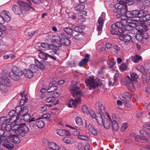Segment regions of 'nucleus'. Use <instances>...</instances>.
<instances>
[{
  "mask_svg": "<svg viewBox=\"0 0 150 150\" xmlns=\"http://www.w3.org/2000/svg\"><path fill=\"white\" fill-rule=\"evenodd\" d=\"M94 77L93 76H91L85 81L86 86L90 90L94 89L96 87H100L102 84L101 80L99 79L95 80Z\"/></svg>",
  "mask_w": 150,
  "mask_h": 150,
  "instance_id": "1",
  "label": "nucleus"
},
{
  "mask_svg": "<svg viewBox=\"0 0 150 150\" xmlns=\"http://www.w3.org/2000/svg\"><path fill=\"white\" fill-rule=\"evenodd\" d=\"M148 15V12L146 11L140 10L139 11L138 17H137L131 23H129V25L133 27H135L137 25L139 24V21L140 24L142 20L146 19L147 16Z\"/></svg>",
  "mask_w": 150,
  "mask_h": 150,
  "instance_id": "2",
  "label": "nucleus"
},
{
  "mask_svg": "<svg viewBox=\"0 0 150 150\" xmlns=\"http://www.w3.org/2000/svg\"><path fill=\"white\" fill-rule=\"evenodd\" d=\"M23 71L16 67H14L12 71L9 73L10 76L13 79L17 80L23 74Z\"/></svg>",
  "mask_w": 150,
  "mask_h": 150,
  "instance_id": "3",
  "label": "nucleus"
},
{
  "mask_svg": "<svg viewBox=\"0 0 150 150\" xmlns=\"http://www.w3.org/2000/svg\"><path fill=\"white\" fill-rule=\"evenodd\" d=\"M18 111L12 110L9 113V115L10 118L13 121L11 122V124L13 126H19L21 123L19 122V116L18 115Z\"/></svg>",
  "mask_w": 150,
  "mask_h": 150,
  "instance_id": "4",
  "label": "nucleus"
},
{
  "mask_svg": "<svg viewBox=\"0 0 150 150\" xmlns=\"http://www.w3.org/2000/svg\"><path fill=\"white\" fill-rule=\"evenodd\" d=\"M29 131V129L25 123L21 124L20 127H17L16 128L15 133L22 137L25 135V134L28 133Z\"/></svg>",
  "mask_w": 150,
  "mask_h": 150,
  "instance_id": "5",
  "label": "nucleus"
},
{
  "mask_svg": "<svg viewBox=\"0 0 150 150\" xmlns=\"http://www.w3.org/2000/svg\"><path fill=\"white\" fill-rule=\"evenodd\" d=\"M70 91L73 94L74 97H80L81 95V89L76 83H72L70 89Z\"/></svg>",
  "mask_w": 150,
  "mask_h": 150,
  "instance_id": "6",
  "label": "nucleus"
},
{
  "mask_svg": "<svg viewBox=\"0 0 150 150\" xmlns=\"http://www.w3.org/2000/svg\"><path fill=\"white\" fill-rule=\"evenodd\" d=\"M133 80H132L130 77L127 76L123 80V82L127 86L129 90L134 91H135V88L133 86Z\"/></svg>",
  "mask_w": 150,
  "mask_h": 150,
  "instance_id": "7",
  "label": "nucleus"
},
{
  "mask_svg": "<svg viewBox=\"0 0 150 150\" xmlns=\"http://www.w3.org/2000/svg\"><path fill=\"white\" fill-rule=\"evenodd\" d=\"M133 80H132L130 77L127 76L123 80V82L127 86L129 90L134 91H135V88L133 86Z\"/></svg>",
  "mask_w": 150,
  "mask_h": 150,
  "instance_id": "8",
  "label": "nucleus"
},
{
  "mask_svg": "<svg viewBox=\"0 0 150 150\" xmlns=\"http://www.w3.org/2000/svg\"><path fill=\"white\" fill-rule=\"evenodd\" d=\"M13 126L12 125L5 123H2L1 125V128L4 130V129L6 131L9 132L10 134H12L15 133V130H16V126Z\"/></svg>",
  "mask_w": 150,
  "mask_h": 150,
  "instance_id": "9",
  "label": "nucleus"
},
{
  "mask_svg": "<svg viewBox=\"0 0 150 150\" xmlns=\"http://www.w3.org/2000/svg\"><path fill=\"white\" fill-rule=\"evenodd\" d=\"M9 13L4 10L2 11L1 15H0V24L4 23L5 21L9 22L11 18L9 16Z\"/></svg>",
  "mask_w": 150,
  "mask_h": 150,
  "instance_id": "10",
  "label": "nucleus"
},
{
  "mask_svg": "<svg viewBox=\"0 0 150 150\" xmlns=\"http://www.w3.org/2000/svg\"><path fill=\"white\" fill-rule=\"evenodd\" d=\"M74 98H75V100L72 99L67 102V106L68 107L70 108L76 107L77 105L81 103V99L80 97H76Z\"/></svg>",
  "mask_w": 150,
  "mask_h": 150,
  "instance_id": "11",
  "label": "nucleus"
},
{
  "mask_svg": "<svg viewBox=\"0 0 150 150\" xmlns=\"http://www.w3.org/2000/svg\"><path fill=\"white\" fill-rule=\"evenodd\" d=\"M122 99L125 105L128 107V103L131 100V96L130 93L127 92H125L122 95Z\"/></svg>",
  "mask_w": 150,
  "mask_h": 150,
  "instance_id": "12",
  "label": "nucleus"
},
{
  "mask_svg": "<svg viewBox=\"0 0 150 150\" xmlns=\"http://www.w3.org/2000/svg\"><path fill=\"white\" fill-rule=\"evenodd\" d=\"M16 110L18 111V115L19 117L27 114L28 112V110L26 106H24L22 108L21 106H18L16 108Z\"/></svg>",
  "mask_w": 150,
  "mask_h": 150,
  "instance_id": "13",
  "label": "nucleus"
},
{
  "mask_svg": "<svg viewBox=\"0 0 150 150\" xmlns=\"http://www.w3.org/2000/svg\"><path fill=\"white\" fill-rule=\"evenodd\" d=\"M8 136L9 137V138H8V140H10L11 142L17 144H18L20 142L19 138L17 135H13L11 134H9Z\"/></svg>",
  "mask_w": 150,
  "mask_h": 150,
  "instance_id": "14",
  "label": "nucleus"
},
{
  "mask_svg": "<svg viewBox=\"0 0 150 150\" xmlns=\"http://www.w3.org/2000/svg\"><path fill=\"white\" fill-rule=\"evenodd\" d=\"M59 38L62 39V45L64 44L67 46L69 45L71 42L69 40L66 38L64 34L59 35Z\"/></svg>",
  "mask_w": 150,
  "mask_h": 150,
  "instance_id": "15",
  "label": "nucleus"
},
{
  "mask_svg": "<svg viewBox=\"0 0 150 150\" xmlns=\"http://www.w3.org/2000/svg\"><path fill=\"white\" fill-rule=\"evenodd\" d=\"M107 116L110 121L106 118H104L103 120V125L105 128L108 129L110 128V121H111L112 120L109 114L107 115Z\"/></svg>",
  "mask_w": 150,
  "mask_h": 150,
  "instance_id": "16",
  "label": "nucleus"
},
{
  "mask_svg": "<svg viewBox=\"0 0 150 150\" xmlns=\"http://www.w3.org/2000/svg\"><path fill=\"white\" fill-rule=\"evenodd\" d=\"M56 82L55 81H53L52 83L49 85V87L47 90V91L48 93L52 92L54 91L57 88V87L55 85Z\"/></svg>",
  "mask_w": 150,
  "mask_h": 150,
  "instance_id": "17",
  "label": "nucleus"
},
{
  "mask_svg": "<svg viewBox=\"0 0 150 150\" xmlns=\"http://www.w3.org/2000/svg\"><path fill=\"white\" fill-rule=\"evenodd\" d=\"M10 140H8V138H6L4 141L3 144L4 146L8 149H11L14 147V145L13 144L9 142Z\"/></svg>",
  "mask_w": 150,
  "mask_h": 150,
  "instance_id": "18",
  "label": "nucleus"
},
{
  "mask_svg": "<svg viewBox=\"0 0 150 150\" xmlns=\"http://www.w3.org/2000/svg\"><path fill=\"white\" fill-rule=\"evenodd\" d=\"M17 4L23 8V9L24 11H28L29 10L30 5L28 4L21 1H18Z\"/></svg>",
  "mask_w": 150,
  "mask_h": 150,
  "instance_id": "19",
  "label": "nucleus"
},
{
  "mask_svg": "<svg viewBox=\"0 0 150 150\" xmlns=\"http://www.w3.org/2000/svg\"><path fill=\"white\" fill-rule=\"evenodd\" d=\"M128 20L130 21V20H129V19H127L125 18L124 16H122L121 17V22L122 25V26L125 25H127V27H131L132 28H133V27L129 26V24L130 23H131L133 21H132L131 20V21L130 22L128 21Z\"/></svg>",
  "mask_w": 150,
  "mask_h": 150,
  "instance_id": "20",
  "label": "nucleus"
},
{
  "mask_svg": "<svg viewBox=\"0 0 150 150\" xmlns=\"http://www.w3.org/2000/svg\"><path fill=\"white\" fill-rule=\"evenodd\" d=\"M0 83H1L9 87L11 86L9 79L7 77H2L0 78Z\"/></svg>",
  "mask_w": 150,
  "mask_h": 150,
  "instance_id": "21",
  "label": "nucleus"
},
{
  "mask_svg": "<svg viewBox=\"0 0 150 150\" xmlns=\"http://www.w3.org/2000/svg\"><path fill=\"white\" fill-rule=\"evenodd\" d=\"M141 23H142L140 24V21H139V24L135 27H136V29L138 30L139 32L141 33H142L143 31H146L148 30L147 27H144L143 25H140V24H142L143 23V21H142Z\"/></svg>",
  "mask_w": 150,
  "mask_h": 150,
  "instance_id": "22",
  "label": "nucleus"
},
{
  "mask_svg": "<svg viewBox=\"0 0 150 150\" xmlns=\"http://www.w3.org/2000/svg\"><path fill=\"white\" fill-rule=\"evenodd\" d=\"M89 56L88 54L85 55V58L82 60L79 63V66L80 67H82L88 62Z\"/></svg>",
  "mask_w": 150,
  "mask_h": 150,
  "instance_id": "23",
  "label": "nucleus"
},
{
  "mask_svg": "<svg viewBox=\"0 0 150 150\" xmlns=\"http://www.w3.org/2000/svg\"><path fill=\"white\" fill-rule=\"evenodd\" d=\"M95 119L99 125L101 126L103 125V121L102 118V115L100 112H98L97 113L96 117Z\"/></svg>",
  "mask_w": 150,
  "mask_h": 150,
  "instance_id": "24",
  "label": "nucleus"
},
{
  "mask_svg": "<svg viewBox=\"0 0 150 150\" xmlns=\"http://www.w3.org/2000/svg\"><path fill=\"white\" fill-rule=\"evenodd\" d=\"M48 145L50 149L53 150H59V146L54 142H48Z\"/></svg>",
  "mask_w": 150,
  "mask_h": 150,
  "instance_id": "25",
  "label": "nucleus"
},
{
  "mask_svg": "<svg viewBox=\"0 0 150 150\" xmlns=\"http://www.w3.org/2000/svg\"><path fill=\"white\" fill-rule=\"evenodd\" d=\"M12 9L14 13L16 14L20 15L22 13V10L21 8L16 5H13Z\"/></svg>",
  "mask_w": 150,
  "mask_h": 150,
  "instance_id": "26",
  "label": "nucleus"
},
{
  "mask_svg": "<svg viewBox=\"0 0 150 150\" xmlns=\"http://www.w3.org/2000/svg\"><path fill=\"white\" fill-rule=\"evenodd\" d=\"M88 128L89 131L92 134L94 135H96L98 134L97 131L96 129L93 125L90 124L88 125Z\"/></svg>",
  "mask_w": 150,
  "mask_h": 150,
  "instance_id": "27",
  "label": "nucleus"
},
{
  "mask_svg": "<svg viewBox=\"0 0 150 150\" xmlns=\"http://www.w3.org/2000/svg\"><path fill=\"white\" fill-rule=\"evenodd\" d=\"M62 140L63 142L67 144H72L74 142L73 139L70 137H64L63 139Z\"/></svg>",
  "mask_w": 150,
  "mask_h": 150,
  "instance_id": "28",
  "label": "nucleus"
},
{
  "mask_svg": "<svg viewBox=\"0 0 150 150\" xmlns=\"http://www.w3.org/2000/svg\"><path fill=\"white\" fill-rule=\"evenodd\" d=\"M34 71H31L29 69L25 70L24 71V74L25 76L29 78H31L33 77Z\"/></svg>",
  "mask_w": 150,
  "mask_h": 150,
  "instance_id": "29",
  "label": "nucleus"
},
{
  "mask_svg": "<svg viewBox=\"0 0 150 150\" xmlns=\"http://www.w3.org/2000/svg\"><path fill=\"white\" fill-rule=\"evenodd\" d=\"M62 39L59 38V39H57L55 41L52 42V45L54 46V47L55 46L56 47H59L62 46Z\"/></svg>",
  "mask_w": 150,
  "mask_h": 150,
  "instance_id": "30",
  "label": "nucleus"
},
{
  "mask_svg": "<svg viewBox=\"0 0 150 150\" xmlns=\"http://www.w3.org/2000/svg\"><path fill=\"white\" fill-rule=\"evenodd\" d=\"M98 26L97 30L98 31H100L102 30L103 23V18L100 17L98 20Z\"/></svg>",
  "mask_w": 150,
  "mask_h": 150,
  "instance_id": "31",
  "label": "nucleus"
},
{
  "mask_svg": "<svg viewBox=\"0 0 150 150\" xmlns=\"http://www.w3.org/2000/svg\"><path fill=\"white\" fill-rule=\"evenodd\" d=\"M41 46L47 50H49L54 49V46L50 44H48L44 42L41 44Z\"/></svg>",
  "mask_w": 150,
  "mask_h": 150,
  "instance_id": "32",
  "label": "nucleus"
},
{
  "mask_svg": "<svg viewBox=\"0 0 150 150\" xmlns=\"http://www.w3.org/2000/svg\"><path fill=\"white\" fill-rule=\"evenodd\" d=\"M13 120L11 119V118H7L6 116H3L1 117L0 119V122L1 123H8L9 122H13L12 121Z\"/></svg>",
  "mask_w": 150,
  "mask_h": 150,
  "instance_id": "33",
  "label": "nucleus"
},
{
  "mask_svg": "<svg viewBox=\"0 0 150 150\" xmlns=\"http://www.w3.org/2000/svg\"><path fill=\"white\" fill-rule=\"evenodd\" d=\"M55 94L57 95V97L59 96V93L57 92L53 93L52 95V96L51 97L48 98H47L46 100V101L48 103H51L54 101L55 100V97H54Z\"/></svg>",
  "mask_w": 150,
  "mask_h": 150,
  "instance_id": "34",
  "label": "nucleus"
},
{
  "mask_svg": "<svg viewBox=\"0 0 150 150\" xmlns=\"http://www.w3.org/2000/svg\"><path fill=\"white\" fill-rule=\"evenodd\" d=\"M38 56L41 59L45 60H47L48 59L47 53L44 52L41 50L40 51Z\"/></svg>",
  "mask_w": 150,
  "mask_h": 150,
  "instance_id": "35",
  "label": "nucleus"
},
{
  "mask_svg": "<svg viewBox=\"0 0 150 150\" xmlns=\"http://www.w3.org/2000/svg\"><path fill=\"white\" fill-rule=\"evenodd\" d=\"M36 125L39 128H42L44 126L45 124L43 121L38 119L36 122Z\"/></svg>",
  "mask_w": 150,
  "mask_h": 150,
  "instance_id": "36",
  "label": "nucleus"
},
{
  "mask_svg": "<svg viewBox=\"0 0 150 150\" xmlns=\"http://www.w3.org/2000/svg\"><path fill=\"white\" fill-rule=\"evenodd\" d=\"M136 69L140 71L144 75H146V72L144 67L141 65H137L136 67Z\"/></svg>",
  "mask_w": 150,
  "mask_h": 150,
  "instance_id": "37",
  "label": "nucleus"
},
{
  "mask_svg": "<svg viewBox=\"0 0 150 150\" xmlns=\"http://www.w3.org/2000/svg\"><path fill=\"white\" fill-rule=\"evenodd\" d=\"M85 29V26L84 25H81L74 28V30L77 32H81L83 30Z\"/></svg>",
  "mask_w": 150,
  "mask_h": 150,
  "instance_id": "38",
  "label": "nucleus"
},
{
  "mask_svg": "<svg viewBox=\"0 0 150 150\" xmlns=\"http://www.w3.org/2000/svg\"><path fill=\"white\" fill-rule=\"evenodd\" d=\"M55 52L53 51H50L48 53H47V56L48 57H49L50 58L54 60H56V58L55 56Z\"/></svg>",
  "mask_w": 150,
  "mask_h": 150,
  "instance_id": "39",
  "label": "nucleus"
},
{
  "mask_svg": "<svg viewBox=\"0 0 150 150\" xmlns=\"http://www.w3.org/2000/svg\"><path fill=\"white\" fill-rule=\"evenodd\" d=\"M112 127L113 130L117 131L119 129V125L117 122L113 120L112 122Z\"/></svg>",
  "mask_w": 150,
  "mask_h": 150,
  "instance_id": "40",
  "label": "nucleus"
},
{
  "mask_svg": "<svg viewBox=\"0 0 150 150\" xmlns=\"http://www.w3.org/2000/svg\"><path fill=\"white\" fill-rule=\"evenodd\" d=\"M9 87L1 83L0 84V90L3 92H7L8 91V88Z\"/></svg>",
  "mask_w": 150,
  "mask_h": 150,
  "instance_id": "41",
  "label": "nucleus"
},
{
  "mask_svg": "<svg viewBox=\"0 0 150 150\" xmlns=\"http://www.w3.org/2000/svg\"><path fill=\"white\" fill-rule=\"evenodd\" d=\"M142 57L141 56L138 55H136L134 56H132V61L135 63L138 62L141 59Z\"/></svg>",
  "mask_w": 150,
  "mask_h": 150,
  "instance_id": "42",
  "label": "nucleus"
},
{
  "mask_svg": "<svg viewBox=\"0 0 150 150\" xmlns=\"http://www.w3.org/2000/svg\"><path fill=\"white\" fill-rule=\"evenodd\" d=\"M146 75H144V76L143 77V82L144 83L149 84L150 83V76L148 75L146 76Z\"/></svg>",
  "mask_w": 150,
  "mask_h": 150,
  "instance_id": "43",
  "label": "nucleus"
},
{
  "mask_svg": "<svg viewBox=\"0 0 150 150\" xmlns=\"http://www.w3.org/2000/svg\"><path fill=\"white\" fill-rule=\"evenodd\" d=\"M115 63V61L113 59H109L107 61V64L109 68H112Z\"/></svg>",
  "mask_w": 150,
  "mask_h": 150,
  "instance_id": "44",
  "label": "nucleus"
},
{
  "mask_svg": "<svg viewBox=\"0 0 150 150\" xmlns=\"http://www.w3.org/2000/svg\"><path fill=\"white\" fill-rule=\"evenodd\" d=\"M75 120L76 124L79 126H81L83 125V121L81 118L79 117H76L75 118Z\"/></svg>",
  "mask_w": 150,
  "mask_h": 150,
  "instance_id": "45",
  "label": "nucleus"
},
{
  "mask_svg": "<svg viewBox=\"0 0 150 150\" xmlns=\"http://www.w3.org/2000/svg\"><path fill=\"white\" fill-rule=\"evenodd\" d=\"M122 16H124L125 18L128 19V18H132V12L130 11H128L125 13L123 12V14Z\"/></svg>",
  "mask_w": 150,
  "mask_h": 150,
  "instance_id": "46",
  "label": "nucleus"
},
{
  "mask_svg": "<svg viewBox=\"0 0 150 150\" xmlns=\"http://www.w3.org/2000/svg\"><path fill=\"white\" fill-rule=\"evenodd\" d=\"M120 69L122 72H123L128 69L127 66L125 64H122L120 66Z\"/></svg>",
  "mask_w": 150,
  "mask_h": 150,
  "instance_id": "47",
  "label": "nucleus"
},
{
  "mask_svg": "<svg viewBox=\"0 0 150 150\" xmlns=\"http://www.w3.org/2000/svg\"><path fill=\"white\" fill-rule=\"evenodd\" d=\"M139 11L137 10H133L132 12V18H134V20L136 19L137 17H138L139 16ZM134 20H133V21Z\"/></svg>",
  "mask_w": 150,
  "mask_h": 150,
  "instance_id": "48",
  "label": "nucleus"
},
{
  "mask_svg": "<svg viewBox=\"0 0 150 150\" xmlns=\"http://www.w3.org/2000/svg\"><path fill=\"white\" fill-rule=\"evenodd\" d=\"M30 117V115L28 113L22 115V119L25 121H28L29 120Z\"/></svg>",
  "mask_w": 150,
  "mask_h": 150,
  "instance_id": "49",
  "label": "nucleus"
},
{
  "mask_svg": "<svg viewBox=\"0 0 150 150\" xmlns=\"http://www.w3.org/2000/svg\"><path fill=\"white\" fill-rule=\"evenodd\" d=\"M78 138L79 139L86 141H89L90 140L89 138L88 137L83 135H79Z\"/></svg>",
  "mask_w": 150,
  "mask_h": 150,
  "instance_id": "50",
  "label": "nucleus"
},
{
  "mask_svg": "<svg viewBox=\"0 0 150 150\" xmlns=\"http://www.w3.org/2000/svg\"><path fill=\"white\" fill-rule=\"evenodd\" d=\"M64 30L68 34L72 35L73 30L72 29L69 27H66L64 28Z\"/></svg>",
  "mask_w": 150,
  "mask_h": 150,
  "instance_id": "51",
  "label": "nucleus"
},
{
  "mask_svg": "<svg viewBox=\"0 0 150 150\" xmlns=\"http://www.w3.org/2000/svg\"><path fill=\"white\" fill-rule=\"evenodd\" d=\"M146 138L145 137H141L139 135H137L135 137V140L136 141L140 142L141 141L143 140H145L146 141L145 139Z\"/></svg>",
  "mask_w": 150,
  "mask_h": 150,
  "instance_id": "52",
  "label": "nucleus"
},
{
  "mask_svg": "<svg viewBox=\"0 0 150 150\" xmlns=\"http://www.w3.org/2000/svg\"><path fill=\"white\" fill-rule=\"evenodd\" d=\"M57 134L60 136H64V129H58L57 130Z\"/></svg>",
  "mask_w": 150,
  "mask_h": 150,
  "instance_id": "53",
  "label": "nucleus"
},
{
  "mask_svg": "<svg viewBox=\"0 0 150 150\" xmlns=\"http://www.w3.org/2000/svg\"><path fill=\"white\" fill-rule=\"evenodd\" d=\"M80 16H81V15H80ZM86 19L83 16H81L78 18V22L80 24H82L85 21Z\"/></svg>",
  "mask_w": 150,
  "mask_h": 150,
  "instance_id": "54",
  "label": "nucleus"
},
{
  "mask_svg": "<svg viewBox=\"0 0 150 150\" xmlns=\"http://www.w3.org/2000/svg\"><path fill=\"white\" fill-rule=\"evenodd\" d=\"M82 109L84 112L87 113L89 112V110L86 105H83L82 106Z\"/></svg>",
  "mask_w": 150,
  "mask_h": 150,
  "instance_id": "55",
  "label": "nucleus"
},
{
  "mask_svg": "<svg viewBox=\"0 0 150 150\" xmlns=\"http://www.w3.org/2000/svg\"><path fill=\"white\" fill-rule=\"evenodd\" d=\"M144 36L142 35L141 34H138L136 36V38L139 41L141 42L143 39L142 37Z\"/></svg>",
  "mask_w": 150,
  "mask_h": 150,
  "instance_id": "56",
  "label": "nucleus"
},
{
  "mask_svg": "<svg viewBox=\"0 0 150 150\" xmlns=\"http://www.w3.org/2000/svg\"><path fill=\"white\" fill-rule=\"evenodd\" d=\"M128 127L127 124L126 123H124L122 124L121 130L122 132L124 131Z\"/></svg>",
  "mask_w": 150,
  "mask_h": 150,
  "instance_id": "57",
  "label": "nucleus"
},
{
  "mask_svg": "<svg viewBox=\"0 0 150 150\" xmlns=\"http://www.w3.org/2000/svg\"><path fill=\"white\" fill-rule=\"evenodd\" d=\"M131 39V36L129 35H127L125 36L124 41L126 42H129Z\"/></svg>",
  "mask_w": 150,
  "mask_h": 150,
  "instance_id": "58",
  "label": "nucleus"
},
{
  "mask_svg": "<svg viewBox=\"0 0 150 150\" xmlns=\"http://www.w3.org/2000/svg\"><path fill=\"white\" fill-rule=\"evenodd\" d=\"M99 109H100V111L103 114H104L105 113V107L102 104H101Z\"/></svg>",
  "mask_w": 150,
  "mask_h": 150,
  "instance_id": "59",
  "label": "nucleus"
},
{
  "mask_svg": "<svg viewBox=\"0 0 150 150\" xmlns=\"http://www.w3.org/2000/svg\"><path fill=\"white\" fill-rule=\"evenodd\" d=\"M130 76L133 79H137L138 77V75L137 73H131Z\"/></svg>",
  "mask_w": 150,
  "mask_h": 150,
  "instance_id": "60",
  "label": "nucleus"
},
{
  "mask_svg": "<svg viewBox=\"0 0 150 150\" xmlns=\"http://www.w3.org/2000/svg\"><path fill=\"white\" fill-rule=\"evenodd\" d=\"M143 4L145 6H150V1L148 0H145L142 1Z\"/></svg>",
  "mask_w": 150,
  "mask_h": 150,
  "instance_id": "61",
  "label": "nucleus"
},
{
  "mask_svg": "<svg viewBox=\"0 0 150 150\" xmlns=\"http://www.w3.org/2000/svg\"><path fill=\"white\" fill-rule=\"evenodd\" d=\"M78 147L79 150H83L84 149V145L83 144L79 143L78 144Z\"/></svg>",
  "mask_w": 150,
  "mask_h": 150,
  "instance_id": "62",
  "label": "nucleus"
},
{
  "mask_svg": "<svg viewBox=\"0 0 150 150\" xmlns=\"http://www.w3.org/2000/svg\"><path fill=\"white\" fill-rule=\"evenodd\" d=\"M145 134L147 137L149 138H146V141L147 143L150 144V133L148 132H145Z\"/></svg>",
  "mask_w": 150,
  "mask_h": 150,
  "instance_id": "63",
  "label": "nucleus"
},
{
  "mask_svg": "<svg viewBox=\"0 0 150 150\" xmlns=\"http://www.w3.org/2000/svg\"><path fill=\"white\" fill-rule=\"evenodd\" d=\"M142 150H150V146L148 145H146L142 147Z\"/></svg>",
  "mask_w": 150,
  "mask_h": 150,
  "instance_id": "64",
  "label": "nucleus"
}]
</instances>
